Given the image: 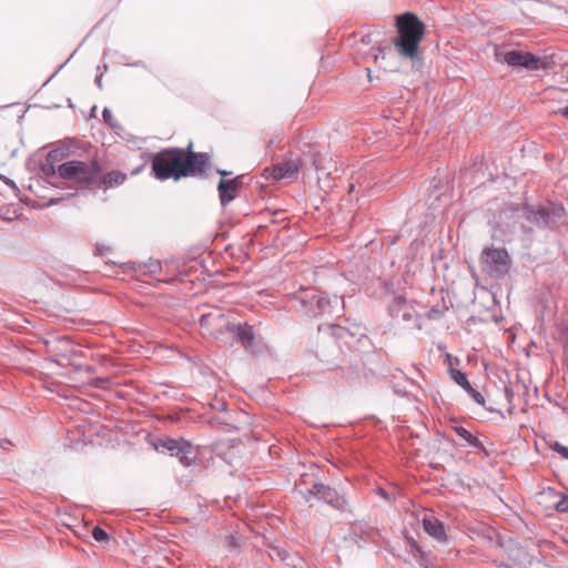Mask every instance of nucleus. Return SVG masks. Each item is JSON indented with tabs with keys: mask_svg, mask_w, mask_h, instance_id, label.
<instances>
[{
	"mask_svg": "<svg viewBox=\"0 0 568 568\" xmlns=\"http://www.w3.org/2000/svg\"><path fill=\"white\" fill-rule=\"evenodd\" d=\"M217 173L222 176V178H225V176H229L232 174V172L230 171H226V170H222V169H219L217 170Z\"/></svg>",
	"mask_w": 568,
	"mask_h": 568,
	"instance_id": "35",
	"label": "nucleus"
},
{
	"mask_svg": "<svg viewBox=\"0 0 568 568\" xmlns=\"http://www.w3.org/2000/svg\"><path fill=\"white\" fill-rule=\"evenodd\" d=\"M301 166L302 162L300 159H290L271 168H266L263 175L266 179L272 178L274 181H280L282 179L295 180Z\"/></svg>",
	"mask_w": 568,
	"mask_h": 568,
	"instance_id": "12",
	"label": "nucleus"
},
{
	"mask_svg": "<svg viewBox=\"0 0 568 568\" xmlns=\"http://www.w3.org/2000/svg\"><path fill=\"white\" fill-rule=\"evenodd\" d=\"M274 555L278 557L280 560L285 561L288 558V554L286 550H282L280 548L273 549Z\"/></svg>",
	"mask_w": 568,
	"mask_h": 568,
	"instance_id": "30",
	"label": "nucleus"
},
{
	"mask_svg": "<svg viewBox=\"0 0 568 568\" xmlns=\"http://www.w3.org/2000/svg\"><path fill=\"white\" fill-rule=\"evenodd\" d=\"M311 497H315L331 507L339 511H351L348 501L344 494H341L336 488L322 483H314L312 488L307 489L304 494L305 501H310Z\"/></svg>",
	"mask_w": 568,
	"mask_h": 568,
	"instance_id": "10",
	"label": "nucleus"
},
{
	"mask_svg": "<svg viewBox=\"0 0 568 568\" xmlns=\"http://www.w3.org/2000/svg\"><path fill=\"white\" fill-rule=\"evenodd\" d=\"M92 537L94 538V540H97L99 542L108 541L110 538L109 534L104 529H102L100 526L93 527Z\"/></svg>",
	"mask_w": 568,
	"mask_h": 568,
	"instance_id": "23",
	"label": "nucleus"
},
{
	"mask_svg": "<svg viewBox=\"0 0 568 568\" xmlns=\"http://www.w3.org/2000/svg\"><path fill=\"white\" fill-rule=\"evenodd\" d=\"M313 166L317 170V171H325L326 168L323 165V161H322V158L318 155V154H313Z\"/></svg>",
	"mask_w": 568,
	"mask_h": 568,
	"instance_id": "28",
	"label": "nucleus"
},
{
	"mask_svg": "<svg viewBox=\"0 0 568 568\" xmlns=\"http://www.w3.org/2000/svg\"><path fill=\"white\" fill-rule=\"evenodd\" d=\"M244 175H237L234 179L220 180L217 184L219 197L222 206H226L231 203L235 197L237 190L243 185Z\"/></svg>",
	"mask_w": 568,
	"mask_h": 568,
	"instance_id": "13",
	"label": "nucleus"
},
{
	"mask_svg": "<svg viewBox=\"0 0 568 568\" xmlns=\"http://www.w3.org/2000/svg\"><path fill=\"white\" fill-rule=\"evenodd\" d=\"M555 114H560L561 116L568 119V105L567 106H564V108H560L558 109L557 111L554 112Z\"/></svg>",
	"mask_w": 568,
	"mask_h": 568,
	"instance_id": "32",
	"label": "nucleus"
},
{
	"mask_svg": "<svg viewBox=\"0 0 568 568\" xmlns=\"http://www.w3.org/2000/svg\"><path fill=\"white\" fill-rule=\"evenodd\" d=\"M95 83L99 87V89H102V75L97 77Z\"/></svg>",
	"mask_w": 568,
	"mask_h": 568,
	"instance_id": "36",
	"label": "nucleus"
},
{
	"mask_svg": "<svg viewBox=\"0 0 568 568\" xmlns=\"http://www.w3.org/2000/svg\"><path fill=\"white\" fill-rule=\"evenodd\" d=\"M102 118H103V121L111 128H116L118 126V123L116 121L114 120L113 118V114L111 112L110 109L108 108H104L103 112H102Z\"/></svg>",
	"mask_w": 568,
	"mask_h": 568,
	"instance_id": "25",
	"label": "nucleus"
},
{
	"mask_svg": "<svg viewBox=\"0 0 568 568\" xmlns=\"http://www.w3.org/2000/svg\"><path fill=\"white\" fill-rule=\"evenodd\" d=\"M398 37L393 40L397 53L405 59H418L419 43L424 37V23L410 12L396 17Z\"/></svg>",
	"mask_w": 568,
	"mask_h": 568,
	"instance_id": "3",
	"label": "nucleus"
},
{
	"mask_svg": "<svg viewBox=\"0 0 568 568\" xmlns=\"http://www.w3.org/2000/svg\"><path fill=\"white\" fill-rule=\"evenodd\" d=\"M101 165L95 158L69 160L58 165L61 179L78 183L82 189L97 183Z\"/></svg>",
	"mask_w": 568,
	"mask_h": 568,
	"instance_id": "5",
	"label": "nucleus"
},
{
	"mask_svg": "<svg viewBox=\"0 0 568 568\" xmlns=\"http://www.w3.org/2000/svg\"><path fill=\"white\" fill-rule=\"evenodd\" d=\"M200 325L211 331V333H214V328H224L233 338L240 342L245 349H250L253 346V326L247 323H232L225 320L224 315L220 312L203 314L200 318Z\"/></svg>",
	"mask_w": 568,
	"mask_h": 568,
	"instance_id": "6",
	"label": "nucleus"
},
{
	"mask_svg": "<svg viewBox=\"0 0 568 568\" xmlns=\"http://www.w3.org/2000/svg\"><path fill=\"white\" fill-rule=\"evenodd\" d=\"M175 457L179 458V462L183 466L187 467L195 463L197 458V450L190 442L182 438L179 446V453L175 454Z\"/></svg>",
	"mask_w": 568,
	"mask_h": 568,
	"instance_id": "18",
	"label": "nucleus"
},
{
	"mask_svg": "<svg viewBox=\"0 0 568 568\" xmlns=\"http://www.w3.org/2000/svg\"><path fill=\"white\" fill-rule=\"evenodd\" d=\"M143 267L145 268L144 273L152 277H155L158 274H160L162 270L161 263L158 260H149L146 263H144Z\"/></svg>",
	"mask_w": 568,
	"mask_h": 568,
	"instance_id": "21",
	"label": "nucleus"
},
{
	"mask_svg": "<svg viewBox=\"0 0 568 568\" xmlns=\"http://www.w3.org/2000/svg\"><path fill=\"white\" fill-rule=\"evenodd\" d=\"M483 537H484V539L487 540V544L491 547L501 546L497 534L493 529H487L486 532L483 534Z\"/></svg>",
	"mask_w": 568,
	"mask_h": 568,
	"instance_id": "22",
	"label": "nucleus"
},
{
	"mask_svg": "<svg viewBox=\"0 0 568 568\" xmlns=\"http://www.w3.org/2000/svg\"><path fill=\"white\" fill-rule=\"evenodd\" d=\"M126 181V174L119 171V170H112L110 172L103 173L101 170V173H99L98 181L94 185H98L99 187L112 189L122 185Z\"/></svg>",
	"mask_w": 568,
	"mask_h": 568,
	"instance_id": "16",
	"label": "nucleus"
},
{
	"mask_svg": "<svg viewBox=\"0 0 568 568\" xmlns=\"http://www.w3.org/2000/svg\"><path fill=\"white\" fill-rule=\"evenodd\" d=\"M425 531L440 542L447 541V535L443 523L434 516H425L423 519Z\"/></svg>",
	"mask_w": 568,
	"mask_h": 568,
	"instance_id": "17",
	"label": "nucleus"
},
{
	"mask_svg": "<svg viewBox=\"0 0 568 568\" xmlns=\"http://www.w3.org/2000/svg\"><path fill=\"white\" fill-rule=\"evenodd\" d=\"M523 230H524L525 232H532V229H531V227H526L525 225H523Z\"/></svg>",
	"mask_w": 568,
	"mask_h": 568,
	"instance_id": "40",
	"label": "nucleus"
},
{
	"mask_svg": "<svg viewBox=\"0 0 568 568\" xmlns=\"http://www.w3.org/2000/svg\"><path fill=\"white\" fill-rule=\"evenodd\" d=\"M62 156H63V151L62 150H59V149L51 150L47 154L45 161L47 162H53L55 164L57 162L61 161Z\"/></svg>",
	"mask_w": 568,
	"mask_h": 568,
	"instance_id": "26",
	"label": "nucleus"
},
{
	"mask_svg": "<svg viewBox=\"0 0 568 568\" xmlns=\"http://www.w3.org/2000/svg\"><path fill=\"white\" fill-rule=\"evenodd\" d=\"M388 314L394 325L403 329L422 328L420 315L403 295L394 296L393 301L388 304Z\"/></svg>",
	"mask_w": 568,
	"mask_h": 568,
	"instance_id": "7",
	"label": "nucleus"
},
{
	"mask_svg": "<svg viewBox=\"0 0 568 568\" xmlns=\"http://www.w3.org/2000/svg\"><path fill=\"white\" fill-rule=\"evenodd\" d=\"M504 392H505V396H506V399L508 400V403H511L513 402V398H514V392L510 387H505L504 388Z\"/></svg>",
	"mask_w": 568,
	"mask_h": 568,
	"instance_id": "31",
	"label": "nucleus"
},
{
	"mask_svg": "<svg viewBox=\"0 0 568 568\" xmlns=\"http://www.w3.org/2000/svg\"><path fill=\"white\" fill-rule=\"evenodd\" d=\"M366 337L356 326L355 331L341 325L318 326L315 356L327 369L341 367L342 345L352 348L356 343Z\"/></svg>",
	"mask_w": 568,
	"mask_h": 568,
	"instance_id": "2",
	"label": "nucleus"
},
{
	"mask_svg": "<svg viewBox=\"0 0 568 568\" xmlns=\"http://www.w3.org/2000/svg\"><path fill=\"white\" fill-rule=\"evenodd\" d=\"M453 356L450 354H446V362L452 366ZM453 367H449V369Z\"/></svg>",
	"mask_w": 568,
	"mask_h": 568,
	"instance_id": "38",
	"label": "nucleus"
},
{
	"mask_svg": "<svg viewBox=\"0 0 568 568\" xmlns=\"http://www.w3.org/2000/svg\"><path fill=\"white\" fill-rule=\"evenodd\" d=\"M521 211L524 219L539 230L556 231L565 224L567 219L565 206L552 201L526 204Z\"/></svg>",
	"mask_w": 568,
	"mask_h": 568,
	"instance_id": "4",
	"label": "nucleus"
},
{
	"mask_svg": "<svg viewBox=\"0 0 568 568\" xmlns=\"http://www.w3.org/2000/svg\"><path fill=\"white\" fill-rule=\"evenodd\" d=\"M144 168H145V163H143V164H141V165H139V166H138V168H135V169H133V170L131 171V174H132V175H136V174H139L140 172H142V170H143Z\"/></svg>",
	"mask_w": 568,
	"mask_h": 568,
	"instance_id": "34",
	"label": "nucleus"
},
{
	"mask_svg": "<svg viewBox=\"0 0 568 568\" xmlns=\"http://www.w3.org/2000/svg\"><path fill=\"white\" fill-rule=\"evenodd\" d=\"M450 378L459 385L464 390L467 392V394L480 406L485 407V398L484 396L476 390L470 383L467 379V376L465 373H463L459 369L450 368L449 369Z\"/></svg>",
	"mask_w": 568,
	"mask_h": 568,
	"instance_id": "15",
	"label": "nucleus"
},
{
	"mask_svg": "<svg viewBox=\"0 0 568 568\" xmlns=\"http://www.w3.org/2000/svg\"><path fill=\"white\" fill-rule=\"evenodd\" d=\"M497 59L511 68H521L529 71L547 70L549 68V59L540 58L530 52L520 50H509L496 54Z\"/></svg>",
	"mask_w": 568,
	"mask_h": 568,
	"instance_id": "9",
	"label": "nucleus"
},
{
	"mask_svg": "<svg viewBox=\"0 0 568 568\" xmlns=\"http://www.w3.org/2000/svg\"><path fill=\"white\" fill-rule=\"evenodd\" d=\"M210 165V156L204 152H194L193 143L186 148H168L152 155L151 174L160 181L202 176Z\"/></svg>",
	"mask_w": 568,
	"mask_h": 568,
	"instance_id": "1",
	"label": "nucleus"
},
{
	"mask_svg": "<svg viewBox=\"0 0 568 568\" xmlns=\"http://www.w3.org/2000/svg\"><path fill=\"white\" fill-rule=\"evenodd\" d=\"M550 449L558 453L560 456L562 455L564 450H566L567 446L561 445L559 442H554L549 445Z\"/></svg>",
	"mask_w": 568,
	"mask_h": 568,
	"instance_id": "29",
	"label": "nucleus"
},
{
	"mask_svg": "<svg viewBox=\"0 0 568 568\" xmlns=\"http://www.w3.org/2000/svg\"><path fill=\"white\" fill-rule=\"evenodd\" d=\"M6 445H11L10 440H8V439H3V440H1V439H0V446H1L2 448H6Z\"/></svg>",
	"mask_w": 568,
	"mask_h": 568,
	"instance_id": "37",
	"label": "nucleus"
},
{
	"mask_svg": "<svg viewBox=\"0 0 568 568\" xmlns=\"http://www.w3.org/2000/svg\"><path fill=\"white\" fill-rule=\"evenodd\" d=\"M377 494H378L381 497H383L384 499H386V500H390V496H389V494H388L385 489H383V488H378V489H377Z\"/></svg>",
	"mask_w": 568,
	"mask_h": 568,
	"instance_id": "33",
	"label": "nucleus"
},
{
	"mask_svg": "<svg viewBox=\"0 0 568 568\" xmlns=\"http://www.w3.org/2000/svg\"><path fill=\"white\" fill-rule=\"evenodd\" d=\"M41 171L47 176H54L58 173V166L55 168V164L53 162H47L41 164Z\"/></svg>",
	"mask_w": 568,
	"mask_h": 568,
	"instance_id": "24",
	"label": "nucleus"
},
{
	"mask_svg": "<svg viewBox=\"0 0 568 568\" xmlns=\"http://www.w3.org/2000/svg\"><path fill=\"white\" fill-rule=\"evenodd\" d=\"M182 442V438H160L158 439L155 446V449L160 453H168L170 456H175L176 453H179V446Z\"/></svg>",
	"mask_w": 568,
	"mask_h": 568,
	"instance_id": "20",
	"label": "nucleus"
},
{
	"mask_svg": "<svg viewBox=\"0 0 568 568\" xmlns=\"http://www.w3.org/2000/svg\"><path fill=\"white\" fill-rule=\"evenodd\" d=\"M556 509L561 513L568 511V496L560 498V500L556 504Z\"/></svg>",
	"mask_w": 568,
	"mask_h": 568,
	"instance_id": "27",
	"label": "nucleus"
},
{
	"mask_svg": "<svg viewBox=\"0 0 568 568\" xmlns=\"http://www.w3.org/2000/svg\"><path fill=\"white\" fill-rule=\"evenodd\" d=\"M316 302L315 317L317 316H332L335 314L339 306L343 305V300L338 296L328 297L325 293L318 292V300Z\"/></svg>",
	"mask_w": 568,
	"mask_h": 568,
	"instance_id": "14",
	"label": "nucleus"
},
{
	"mask_svg": "<svg viewBox=\"0 0 568 568\" xmlns=\"http://www.w3.org/2000/svg\"><path fill=\"white\" fill-rule=\"evenodd\" d=\"M480 266L490 277L501 278L510 267L509 254L505 248L487 247L481 252Z\"/></svg>",
	"mask_w": 568,
	"mask_h": 568,
	"instance_id": "8",
	"label": "nucleus"
},
{
	"mask_svg": "<svg viewBox=\"0 0 568 568\" xmlns=\"http://www.w3.org/2000/svg\"><path fill=\"white\" fill-rule=\"evenodd\" d=\"M318 291L315 288H301L291 296L292 307L303 316L315 317Z\"/></svg>",
	"mask_w": 568,
	"mask_h": 568,
	"instance_id": "11",
	"label": "nucleus"
},
{
	"mask_svg": "<svg viewBox=\"0 0 568 568\" xmlns=\"http://www.w3.org/2000/svg\"><path fill=\"white\" fill-rule=\"evenodd\" d=\"M561 457L568 459V447L566 448V450H564Z\"/></svg>",
	"mask_w": 568,
	"mask_h": 568,
	"instance_id": "39",
	"label": "nucleus"
},
{
	"mask_svg": "<svg viewBox=\"0 0 568 568\" xmlns=\"http://www.w3.org/2000/svg\"><path fill=\"white\" fill-rule=\"evenodd\" d=\"M452 429L455 432V434L458 437L464 439L469 446H471V447H474L476 449L481 450L485 455H488V453L485 449L483 443L476 436H474L469 430H467L465 427H463V426H453Z\"/></svg>",
	"mask_w": 568,
	"mask_h": 568,
	"instance_id": "19",
	"label": "nucleus"
}]
</instances>
